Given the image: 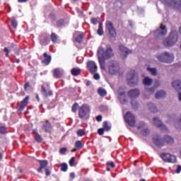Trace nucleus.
Segmentation results:
<instances>
[{
	"mask_svg": "<svg viewBox=\"0 0 181 181\" xmlns=\"http://www.w3.org/2000/svg\"><path fill=\"white\" fill-rule=\"evenodd\" d=\"M153 142L156 146L162 148V146H165L166 144H168V145H172V144L175 142V140L172 136L168 135L165 136L164 139H162L159 134H155L153 137Z\"/></svg>",
	"mask_w": 181,
	"mask_h": 181,
	"instance_id": "nucleus-1",
	"label": "nucleus"
},
{
	"mask_svg": "<svg viewBox=\"0 0 181 181\" xmlns=\"http://www.w3.org/2000/svg\"><path fill=\"white\" fill-rule=\"evenodd\" d=\"M106 47L105 50L103 47H99L98 49V56L105 60H108V59L114 57V52L111 45H107Z\"/></svg>",
	"mask_w": 181,
	"mask_h": 181,
	"instance_id": "nucleus-2",
	"label": "nucleus"
},
{
	"mask_svg": "<svg viewBox=\"0 0 181 181\" xmlns=\"http://www.w3.org/2000/svg\"><path fill=\"white\" fill-rule=\"evenodd\" d=\"M177 40H179V34L177 31L173 30L171 31L168 37L164 40L163 43L166 47H170V46H173L175 43H177Z\"/></svg>",
	"mask_w": 181,
	"mask_h": 181,
	"instance_id": "nucleus-3",
	"label": "nucleus"
},
{
	"mask_svg": "<svg viewBox=\"0 0 181 181\" xmlns=\"http://www.w3.org/2000/svg\"><path fill=\"white\" fill-rule=\"evenodd\" d=\"M127 81L129 86L131 87H135L139 81V77L135 70H132L127 74Z\"/></svg>",
	"mask_w": 181,
	"mask_h": 181,
	"instance_id": "nucleus-4",
	"label": "nucleus"
},
{
	"mask_svg": "<svg viewBox=\"0 0 181 181\" xmlns=\"http://www.w3.org/2000/svg\"><path fill=\"white\" fill-rule=\"evenodd\" d=\"M37 162L40 163V168L37 169L38 173H43V169H45L46 176H50L51 172L47 166L49 165V161L47 160H37Z\"/></svg>",
	"mask_w": 181,
	"mask_h": 181,
	"instance_id": "nucleus-5",
	"label": "nucleus"
},
{
	"mask_svg": "<svg viewBox=\"0 0 181 181\" xmlns=\"http://www.w3.org/2000/svg\"><path fill=\"white\" fill-rule=\"evenodd\" d=\"M163 4L173 8L175 11L181 12V0H162Z\"/></svg>",
	"mask_w": 181,
	"mask_h": 181,
	"instance_id": "nucleus-6",
	"label": "nucleus"
},
{
	"mask_svg": "<svg viewBox=\"0 0 181 181\" xmlns=\"http://www.w3.org/2000/svg\"><path fill=\"white\" fill-rule=\"evenodd\" d=\"M156 57L158 60L162 63H172L175 59L173 54L169 52H164L160 55H158Z\"/></svg>",
	"mask_w": 181,
	"mask_h": 181,
	"instance_id": "nucleus-7",
	"label": "nucleus"
},
{
	"mask_svg": "<svg viewBox=\"0 0 181 181\" xmlns=\"http://www.w3.org/2000/svg\"><path fill=\"white\" fill-rule=\"evenodd\" d=\"M107 66L110 74H117L119 71V64L117 61H110Z\"/></svg>",
	"mask_w": 181,
	"mask_h": 181,
	"instance_id": "nucleus-8",
	"label": "nucleus"
},
{
	"mask_svg": "<svg viewBox=\"0 0 181 181\" xmlns=\"http://www.w3.org/2000/svg\"><path fill=\"white\" fill-rule=\"evenodd\" d=\"M160 157L163 162H167L168 163H176V156L171 155L169 153H163L160 155Z\"/></svg>",
	"mask_w": 181,
	"mask_h": 181,
	"instance_id": "nucleus-9",
	"label": "nucleus"
},
{
	"mask_svg": "<svg viewBox=\"0 0 181 181\" xmlns=\"http://www.w3.org/2000/svg\"><path fill=\"white\" fill-rule=\"evenodd\" d=\"M124 120L132 128L135 127V124H136V119L135 116L131 113V112H127L124 115Z\"/></svg>",
	"mask_w": 181,
	"mask_h": 181,
	"instance_id": "nucleus-10",
	"label": "nucleus"
},
{
	"mask_svg": "<svg viewBox=\"0 0 181 181\" xmlns=\"http://www.w3.org/2000/svg\"><path fill=\"white\" fill-rule=\"evenodd\" d=\"M41 93L42 95L45 98H48V97H52L53 96V91L50 90V87L49 86V84H43L41 86Z\"/></svg>",
	"mask_w": 181,
	"mask_h": 181,
	"instance_id": "nucleus-11",
	"label": "nucleus"
},
{
	"mask_svg": "<svg viewBox=\"0 0 181 181\" xmlns=\"http://www.w3.org/2000/svg\"><path fill=\"white\" fill-rule=\"evenodd\" d=\"M119 52L121 59H122L123 60L128 57V54H131V53H132V51L131 49H129L123 45H120L119 46Z\"/></svg>",
	"mask_w": 181,
	"mask_h": 181,
	"instance_id": "nucleus-12",
	"label": "nucleus"
},
{
	"mask_svg": "<svg viewBox=\"0 0 181 181\" xmlns=\"http://www.w3.org/2000/svg\"><path fill=\"white\" fill-rule=\"evenodd\" d=\"M106 28L109 33V36L112 40H115L117 37V31L112 23H107Z\"/></svg>",
	"mask_w": 181,
	"mask_h": 181,
	"instance_id": "nucleus-13",
	"label": "nucleus"
},
{
	"mask_svg": "<svg viewBox=\"0 0 181 181\" xmlns=\"http://www.w3.org/2000/svg\"><path fill=\"white\" fill-rule=\"evenodd\" d=\"M168 33V28L163 24H161L160 28L154 32V36L159 37V36H165Z\"/></svg>",
	"mask_w": 181,
	"mask_h": 181,
	"instance_id": "nucleus-14",
	"label": "nucleus"
},
{
	"mask_svg": "<svg viewBox=\"0 0 181 181\" xmlns=\"http://www.w3.org/2000/svg\"><path fill=\"white\" fill-rule=\"evenodd\" d=\"M111 131V125L108 124L107 121H105L103 123V128H100L98 129V135H104V132H110Z\"/></svg>",
	"mask_w": 181,
	"mask_h": 181,
	"instance_id": "nucleus-15",
	"label": "nucleus"
},
{
	"mask_svg": "<svg viewBox=\"0 0 181 181\" xmlns=\"http://www.w3.org/2000/svg\"><path fill=\"white\" fill-rule=\"evenodd\" d=\"M88 112H90V107L87 105H83L79 109V118H84Z\"/></svg>",
	"mask_w": 181,
	"mask_h": 181,
	"instance_id": "nucleus-16",
	"label": "nucleus"
},
{
	"mask_svg": "<svg viewBox=\"0 0 181 181\" xmlns=\"http://www.w3.org/2000/svg\"><path fill=\"white\" fill-rule=\"evenodd\" d=\"M117 93L119 95L118 98L121 104H127V96H125V90H124V88H119Z\"/></svg>",
	"mask_w": 181,
	"mask_h": 181,
	"instance_id": "nucleus-17",
	"label": "nucleus"
},
{
	"mask_svg": "<svg viewBox=\"0 0 181 181\" xmlns=\"http://www.w3.org/2000/svg\"><path fill=\"white\" fill-rule=\"evenodd\" d=\"M87 67L91 74L97 73L98 67L97 66V64H95V62H94L93 61H88L87 62Z\"/></svg>",
	"mask_w": 181,
	"mask_h": 181,
	"instance_id": "nucleus-18",
	"label": "nucleus"
},
{
	"mask_svg": "<svg viewBox=\"0 0 181 181\" xmlns=\"http://www.w3.org/2000/svg\"><path fill=\"white\" fill-rule=\"evenodd\" d=\"M127 94L129 98H132V100H134L135 98H138V96L141 94V92H139V89L134 88L129 90Z\"/></svg>",
	"mask_w": 181,
	"mask_h": 181,
	"instance_id": "nucleus-19",
	"label": "nucleus"
},
{
	"mask_svg": "<svg viewBox=\"0 0 181 181\" xmlns=\"http://www.w3.org/2000/svg\"><path fill=\"white\" fill-rule=\"evenodd\" d=\"M29 101V96H26L21 103H18V111H23Z\"/></svg>",
	"mask_w": 181,
	"mask_h": 181,
	"instance_id": "nucleus-20",
	"label": "nucleus"
},
{
	"mask_svg": "<svg viewBox=\"0 0 181 181\" xmlns=\"http://www.w3.org/2000/svg\"><path fill=\"white\" fill-rule=\"evenodd\" d=\"M153 124L158 127V128H160L162 131H168V128H166V126L162 123V122L158 118V117H154L153 119Z\"/></svg>",
	"mask_w": 181,
	"mask_h": 181,
	"instance_id": "nucleus-21",
	"label": "nucleus"
},
{
	"mask_svg": "<svg viewBox=\"0 0 181 181\" xmlns=\"http://www.w3.org/2000/svg\"><path fill=\"white\" fill-rule=\"evenodd\" d=\"M73 37L77 43H82L83 39H84V33L79 34L78 31H76L74 33Z\"/></svg>",
	"mask_w": 181,
	"mask_h": 181,
	"instance_id": "nucleus-22",
	"label": "nucleus"
},
{
	"mask_svg": "<svg viewBox=\"0 0 181 181\" xmlns=\"http://www.w3.org/2000/svg\"><path fill=\"white\" fill-rule=\"evenodd\" d=\"M43 59L41 61L45 66H49L52 62V56L47 54V52L43 54Z\"/></svg>",
	"mask_w": 181,
	"mask_h": 181,
	"instance_id": "nucleus-23",
	"label": "nucleus"
},
{
	"mask_svg": "<svg viewBox=\"0 0 181 181\" xmlns=\"http://www.w3.org/2000/svg\"><path fill=\"white\" fill-rule=\"evenodd\" d=\"M42 129L45 131L46 132H50L52 130V124L49 120H46L43 124H42Z\"/></svg>",
	"mask_w": 181,
	"mask_h": 181,
	"instance_id": "nucleus-24",
	"label": "nucleus"
},
{
	"mask_svg": "<svg viewBox=\"0 0 181 181\" xmlns=\"http://www.w3.org/2000/svg\"><path fill=\"white\" fill-rule=\"evenodd\" d=\"M54 77L55 78H61V77H63V74L62 73V71L59 69H55L53 71Z\"/></svg>",
	"mask_w": 181,
	"mask_h": 181,
	"instance_id": "nucleus-25",
	"label": "nucleus"
},
{
	"mask_svg": "<svg viewBox=\"0 0 181 181\" xmlns=\"http://www.w3.org/2000/svg\"><path fill=\"white\" fill-rule=\"evenodd\" d=\"M71 74H72L74 77L80 76V74H81V69L80 68H73L71 70Z\"/></svg>",
	"mask_w": 181,
	"mask_h": 181,
	"instance_id": "nucleus-26",
	"label": "nucleus"
},
{
	"mask_svg": "<svg viewBox=\"0 0 181 181\" xmlns=\"http://www.w3.org/2000/svg\"><path fill=\"white\" fill-rule=\"evenodd\" d=\"M40 42V45H42V46H46L49 45V39L47 38V37H46V35H42L41 36Z\"/></svg>",
	"mask_w": 181,
	"mask_h": 181,
	"instance_id": "nucleus-27",
	"label": "nucleus"
},
{
	"mask_svg": "<svg viewBox=\"0 0 181 181\" xmlns=\"http://www.w3.org/2000/svg\"><path fill=\"white\" fill-rule=\"evenodd\" d=\"M164 97H166V92H165V90H160L156 93V98L158 100L164 98Z\"/></svg>",
	"mask_w": 181,
	"mask_h": 181,
	"instance_id": "nucleus-28",
	"label": "nucleus"
},
{
	"mask_svg": "<svg viewBox=\"0 0 181 181\" xmlns=\"http://www.w3.org/2000/svg\"><path fill=\"white\" fill-rule=\"evenodd\" d=\"M152 83H153V80L149 77H145L143 80L144 86H152Z\"/></svg>",
	"mask_w": 181,
	"mask_h": 181,
	"instance_id": "nucleus-29",
	"label": "nucleus"
},
{
	"mask_svg": "<svg viewBox=\"0 0 181 181\" xmlns=\"http://www.w3.org/2000/svg\"><path fill=\"white\" fill-rule=\"evenodd\" d=\"M148 110L153 112V114L158 112V108L156 107V106H155L153 105V103H148Z\"/></svg>",
	"mask_w": 181,
	"mask_h": 181,
	"instance_id": "nucleus-30",
	"label": "nucleus"
},
{
	"mask_svg": "<svg viewBox=\"0 0 181 181\" xmlns=\"http://www.w3.org/2000/svg\"><path fill=\"white\" fill-rule=\"evenodd\" d=\"M98 62H99V64L100 66V69H102L103 70H105V59L100 57L98 56Z\"/></svg>",
	"mask_w": 181,
	"mask_h": 181,
	"instance_id": "nucleus-31",
	"label": "nucleus"
},
{
	"mask_svg": "<svg viewBox=\"0 0 181 181\" xmlns=\"http://www.w3.org/2000/svg\"><path fill=\"white\" fill-rule=\"evenodd\" d=\"M98 94H99L100 97H105V95H107V90L103 88H99L98 89Z\"/></svg>",
	"mask_w": 181,
	"mask_h": 181,
	"instance_id": "nucleus-32",
	"label": "nucleus"
},
{
	"mask_svg": "<svg viewBox=\"0 0 181 181\" xmlns=\"http://www.w3.org/2000/svg\"><path fill=\"white\" fill-rule=\"evenodd\" d=\"M51 40H52V42H53V43H57V42L59 41V37L56 33H52Z\"/></svg>",
	"mask_w": 181,
	"mask_h": 181,
	"instance_id": "nucleus-33",
	"label": "nucleus"
},
{
	"mask_svg": "<svg viewBox=\"0 0 181 181\" xmlns=\"http://www.w3.org/2000/svg\"><path fill=\"white\" fill-rule=\"evenodd\" d=\"M34 139L35 142H37V144L43 142V137H42L40 134H36L34 137Z\"/></svg>",
	"mask_w": 181,
	"mask_h": 181,
	"instance_id": "nucleus-34",
	"label": "nucleus"
},
{
	"mask_svg": "<svg viewBox=\"0 0 181 181\" xmlns=\"http://www.w3.org/2000/svg\"><path fill=\"white\" fill-rule=\"evenodd\" d=\"M97 33H98V35H99V36H103L104 35V29L103 28L102 23L99 24V27H98Z\"/></svg>",
	"mask_w": 181,
	"mask_h": 181,
	"instance_id": "nucleus-35",
	"label": "nucleus"
},
{
	"mask_svg": "<svg viewBox=\"0 0 181 181\" xmlns=\"http://www.w3.org/2000/svg\"><path fill=\"white\" fill-rule=\"evenodd\" d=\"M60 166L62 172H66L69 169V165H67V163H62V164H60Z\"/></svg>",
	"mask_w": 181,
	"mask_h": 181,
	"instance_id": "nucleus-36",
	"label": "nucleus"
},
{
	"mask_svg": "<svg viewBox=\"0 0 181 181\" xmlns=\"http://www.w3.org/2000/svg\"><path fill=\"white\" fill-rule=\"evenodd\" d=\"M141 134L144 135V136H148V135L151 134V132L149 131V129H148V127H146L142 129V131L141 132Z\"/></svg>",
	"mask_w": 181,
	"mask_h": 181,
	"instance_id": "nucleus-37",
	"label": "nucleus"
},
{
	"mask_svg": "<svg viewBox=\"0 0 181 181\" xmlns=\"http://www.w3.org/2000/svg\"><path fill=\"white\" fill-rule=\"evenodd\" d=\"M83 146H84L83 145V144L81 143V141L78 140L75 142V148L76 149H82Z\"/></svg>",
	"mask_w": 181,
	"mask_h": 181,
	"instance_id": "nucleus-38",
	"label": "nucleus"
},
{
	"mask_svg": "<svg viewBox=\"0 0 181 181\" xmlns=\"http://www.w3.org/2000/svg\"><path fill=\"white\" fill-rule=\"evenodd\" d=\"M147 70H148V71H150V73H151V74L152 76H156V74H157V73H158V71H157V70H156V68H149V67H148V68H147Z\"/></svg>",
	"mask_w": 181,
	"mask_h": 181,
	"instance_id": "nucleus-39",
	"label": "nucleus"
},
{
	"mask_svg": "<svg viewBox=\"0 0 181 181\" xmlns=\"http://www.w3.org/2000/svg\"><path fill=\"white\" fill-rule=\"evenodd\" d=\"M6 132H7L6 127L0 126V134L1 135H4V134H6Z\"/></svg>",
	"mask_w": 181,
	"mask_h": 181,
	"instance_id": "nucleus-40",
	"label": "nucleus"
},
{
	"mask_svg": "<svg viewBox=\"0 0 181 181\" xmlns=\"http://www.w3.org/2000/svg\"><path fill=\"white\" fill-rule=\"evenodd\" d=\"M74 163H76V158L71 157L69 161V164L71 166V168H73V166H74Z\"/></svg>",
	"mask_w": 181,
	"mask_h": 181,
	"instance_id": "nucleus-41",
	"label": "nucleus"
},
{
	"mask_svg": "<svg viewBox=\"0 0 181 181\" xmlns=\"http://www.w3.org/2000/svg\"><path fill=\"white\" fill-rule=\"evenodd\" d=\"M77 108H78V103H75L71 107L72 112H77Z\"/></svg>",
	"mask_w": 181,
	"mask_h": 181,
	"instance_id": "nucleus-42",
	"label": "nucleus"
},
{
	"mask_svg": "<svg viewBox=\"0 0 181 181\" xmlns=\"http://www.w3.org/2000/svg\"><path fill=\"white\" fill-rule=\"evenodd\" d=\"M78 136H83L85 132L84 130L79 129L76 132Z\"/></svg>",
	"mask_w": 181,
	"mask_h": 181,
	"instance_id": "nucleus-43",
	"label": "nucleus"
},
{
	"mask_svg": "<svg viewBox=\"0 0 181 181\" xmlns=\"http://www.w3.org/2000/svg\"><path fill=\"white\" fill-rule=\"evenodd\" d=\"M66 152H67V148L66 147L61 148L59 150V153L61 155H66Z\"/></svg>",
	"mask_w": 181,
	"mask_h": 181,
	"instance_id": "nucleus-44",
	"label": "nucleus"
},
{
	"mask_svg": "<svg viewBox=\"0 0 181 181\" xmlns=\"http://www.w3.org/2000/svg\"><path fill=\"white\" fill-rule=\"evenodd\" d=\"M107 166H109V168H112V169H114V168H115V163H114L113 161H111V162H107L106 163Z\"/></svg>",
	"mask_w": 181,
	"mask_h": 181,
	"instance_id": "nucleus-45",
	"label": "nucleus"
},
{
	"mask_svg": "<svg viewBox=\"0 0 181 181\" xmlns=\"http://www.w3.org/2000/svg\"><path fill=\"white\" fill-rule=\"evenodd\" d=\"M143 128H145V122H141L139 123V125L138 126L137 129H142Z\"/></svg>",
	"mask_w": 181,
	"mask_h": 181,
	"instance_id": "nucleus-46",
	"label": "nucleus"
},
{
	"mask_svg": "<svg viewBox=\"0 0 181 181\" xmlns=\"http://www.w3.org/2000/svg\"><path fill=\"white\" fill-rule=\"evenodd\" d=\"M131 104L134 108L138 107V102H136L135 100H132Z\"/></svg>",
	"mask_w": 181,
	"mask_h": 181,
	"instance_id": "nucleus-47",
	"label": "nucleus"
},
{
	"mask_svg": "<svg viewBox=\"0 0 181 181\" xmlns=\"http://www.w3.org/2000/svg\"><path fill=\"white\" fill-rule=\"evenodd\" d=\"M18 27V24L17 23H11L8 24V28L10 29H12V28H14V29H16V28Z\"/></svg>",
	"mask_w": 181,
	"mask_h": 181,
	"instance_id": "nucleus-48",
	"label": "nucleus"
},
{
	"mask_svg": "<svg viewBox=\"0 0 181 181\" xmlns=\"http://www.w3.org/2000/svg\"><path fill=\"white\" fill-rule=\"evenodd\" d=\"M4 52L6 53V57H9V49H8V47H5L4 49Z\"/></svg>",
	"mask_w": 181,
	"mask_h": 181,
	"instance_id": "nucleus-49",
	"label": "nucleus"
},
{
	"mask_svg": "<svg viewBox=\"0 0 181 181\" xmlns=\"http://www.w3.org/2000/svg\"><path fill=\"white\" fill-rule=\"evenodd\" d=\"M93 74H94L93 75V78L95 80H100V74H97L95 72Z\"/></svg>",
	"mask_w": 181,
	"mask_h": 181,
	"instance_id": "nucleus-50",
	"label": "nucleus"
},
{
	"mask_svg": "<svg viewBox=\"0 0 181 181\" xmlns=\"http://www.w3.org/2000/svg\"><path fill=\"white\" fill-rule=\"evenodd\" d=\"M96 121H97L98 122H101V121H103V116H101V115H98V116L96 117Z\"/></svg>",
	"mask_w": 181,
	"mask_h": 181,
	"instance_id": "nucleus-51",
	"label": "nucleus"
},
{
	"mask_svg": "<svg viewBox=\"0 0 181 181\" xmlns=\"http://www.w3.org/2000/svg\"><path fill=\"white\" fill-rule=\"evenodd\" d=\"M30 87V86L29 85V83L28 82L25 83L24 85L25 91H28V88H29Z\"/></svg>",
	"mask_w": 181,
	"mask_h": 181,
	"instance_id": "nucleus-52",
	"label": "nucleus"
},
{
	"mask_svg": "<svg viewBox=\"0 0 181 181\" xmlns=\"http://www.w3.org/2000/svg\"><path fill=\"white\" fill-rule=\"evenodd\" d=\"M70 179L71 180H74L76 178V174L74 173H71L69 175Z\"/></svg>",
	"mask_w": 181,
	"mask_h": 181,
	"instance_id": "nucleus-53",
	"label": "nucleus"
},
{
	"mask_svg": "<svg viewBox=\"0 0 181 181\" xmlns=\"http://www.w3.org/2000/svg\"><path fill=\"white\" fill-rule=\"evenodd\" d=\"M91 22L92 23H97V22H99V21H98V19L93 18L91 19Z\"/></svg>",
	"mask_w": 181,
	"mask_h": 181,
	"instance_id": "nucleus-54",
	"label": "nucleus"
},
{
	"mask_svg": "<svg viewBox=\"0 0 181 181\" xmlns=\"http://www.w3.org/2000/svg\"><path fill=\"white\" fill-rule=\"evenodd\" d=\"M181 171V166L178 165L176 170V173H180Z\"/></svg>",
	"mask_w": 181,
	"mask_h": 181,
	"instance_id": "nucleus-55",
	"label": "nucleus"
},
{
	"mask_svg": "<svg viewBox=\"0 0 181 181\" xmlns=\"http://www.w3.org/2000/svg\"><path fill=\"white\" fill-rule=\"evenodd\" d=\"M33 135H39V134H37V129H33Z\"/></svg>",
	"mask_w": 181,
	"mask_h": 181,
	"instance_id": "nucleus-56",
	"label": "nucleus"
},
{
	"mask_svg": "<svg viewBox=\"0 0 181 181\" xmlns=\"http://www.w3.org/2000/svg\"><path fill=\"white\" fill-rule=\"evenodd\" d=\"M100 111H105L107 110V107L105 106H100Z\"/></svg>",
	"mask_w": 181,
	"mask_h": 181,
	"instance_id": "nucleus-57",
	"label": "nucleus"
},
{
	"mask_svg": "<svg viewBox=\"0 0 181 181\" xmlns=\"http://www.w3.org/2000/svg\"><path fill=\"white\" fill-rule=\"evenodd\" d=\"M148 93H155V88H151L148 89Z\"/></svg>",
	"mask_w": 181,
	"mask_h": 181,
	"instance_id": "nucleus-58",
	"label": "nucleus"
},
{
	"mask_svg": "<svg viewBox=\"0 0 181 181\" xmlns=\"http://www.w3.org/2000/svg\"><path fill=\"white\" fill-rule=\"evenodd\" d=\"M91 84H92L91 81H88L86 82V86L87 87H88L89 86H91Z\"/></svg>",
	"mask_w": 181,
	"mask_h": 181,
	"instance_id": "nucleus-59",
	"label": "nucleus"
},
{
	"mask_svg": "<svg viewBox=\"0 0 181 181\" xmlns=\"http://www.w3.org/2000/svg\"><path fill=\"white\" fill-rule=\"evenodd\" d=\"M159 84H160L159 81H156L155 83V87H158Z\"/></svg>",
	"mask_w": 181,
	"mask_h": 181,
	"instance_id": "nucleus-60",
	"label": "nucleus"
},
{
	"mask_svg": "<svg viewBox=\"0 0 181 181\" xmlns=\"http://www.w3.org/2000/svg\"><path fill=\"white\" fill-rule=\"evenodd\" d=\"M178 98H179L180 101H181V92H179V93H178Z\"/></svg>",
	"mask_w": 181,
	"mask_h": 181,
	"instance_id": "nucleus-61",
	"label": "nucleus"
},
{
	"mask_svg": "<svg viewBox=\"0 0 181 181\" xmlns=\"http://www.w3.org/2000/svg\"><path fill=\"white\" fill-rule=\"evenodd\" d=\"M78 148H76V147L74 148H72L71 152H76L77 151Z\"/></svg>",
	"mask_w": 181,
	"mask_h": 181,
	"instance_id": "nucleus-62",
	"label": "nucleus"
},
{
	"mask_svg": "<svg viewBox=\"0 0 181 181\" xmlns=\"http://www.w3.org/2000/svg\"><path fill=\"white\" fill-rule=\"evenodd\" d=\"M106 170H107V172H110V171H111V168H110L109 166H107Z\"/></svg>",
	"mask_w": 181,
	"mask_h": 181,
	"instance_id": "nucleus-63",
	"label": "nucleus"
},
{
	"mask_svg": "<svg viewBox=\"0 0 181 181\" xmlns=\"http://www.w3.org/2000/svg\"><path fill=\"white\" fill-rule=\"evenodd\" d=\"M18 2H28V0H18Z\"/></svg>",
	"mask_w": 181,
	"mask_h": 181,
	"instance_id": "nucleus-64",
	"label": "nucleus"
}]
</instances>
